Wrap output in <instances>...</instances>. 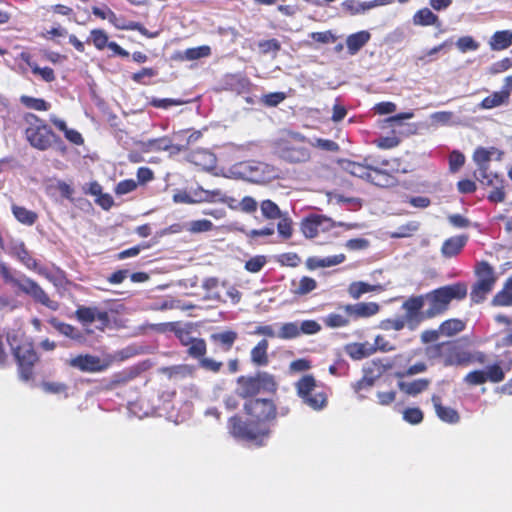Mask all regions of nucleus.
Masks as SVG:
<instances>
[{
    "instance_id": "25",
    "label": "nucleus",
    "mask_w": 512,
    "mask_h": 512,
    "mask_svg": "<svg viewBox=\"0 0 512 512\" xmlns=\"http://www.w3.org/2000/svg\"><path fill=\"white\" fill-rule=\"evenodd\" d=\"M475 273L477 276L476 282H483L488 285L494 286L496 282V276L494 268L486 261H482L477 264Z\"/></svg>"
},
{
    "instance_id": "55",
    "label": "nucleus",
    "mask_w": 512,
    "mask_h": 512,
    "mask_svg": "<svg viewBox=\"0 0 512 512\" xmlns=\"http://www.w3.org/2000/svg\"><path fill=\"white\" fill-rule=\"evenodd\" d=\"M451 44H452V42L450 40L444 41L440 45L435 46V47L431 48L430 50H428L424 55L419 56L417 58V61L421 62L422 64H427L430 61H432V59H428V57H432V56L436 55L440 51H442L445 48L449 47Z\"/></svg>"
},
{
    "instance_id": "50",
    "label": "nucleus",
    "mask_w": 512,
    "mask_h": 512,
    "mask_svg": "<svg viewBox=\"0 0 512 512\" xmlns=\"http://www.w3.org/2000/svg\"><path fill=\"white\" fill-rule=\"evenodd\" d=\"M319 232H326L336 227V222L324 215H312Z\"/></svg>"
},
{
    "instance_id": "53",
    "label": "nucleus",
    "mask_w": 512,
    "mask_h": 512,
    "mask_svg": "<svg viewBox=\"0 0 512 512\" xmlns=\"http://www.w3.org/2000/svg\"><path fill=\"white\" fill-rule=\"evenodd\" d=\"M431 120L434 123L441 124V125H451L454 123L453 118L454 114L450 111H439L431 114L430 116Z\"/></svg>"
},
{
    "instance_id": "10",
    "label": "nucleus",
    "mask_w": 512,
    "mask_h": 512,
    "mask_svg": "<svg viewBox=\"0 0 512 512\" xmlns=\"http://www.w3.org/2000/svg\"><path fill=\"white\" fill-rule=\"evenodd\" d=\"M11 286L17 293H24L31 296L35 301L43 304L51 310L58 308V303L51 300L44 290L32 279L23 274H18L16 278L11 279Z\"/></svg>"
},
{
    "instance_id": "43",
    "label": "nucleus",
    "mask_w": 512,
    "mask_h": 512,
    "mask_svg": "<svg viewBox=\"0 0 512 512\" xmlns=\"http://www.w3.org/2000/svg\"><path fill=\"white\" fill-rule=\"evenodd\" d=\"M212 339L214 341L220 342L222 345L226 346L227 349H230L237 339V333L231 330L216 333L212 335Z\"/></svg>"
},
{
    "instance_id": "59",
    "label": "nucleus",
    "mask_w": 512,
    "mask_h": 512,
    "mask_svg": "<svg viewBox=\"0 0 512 512\" xmlns=\"http://www.w3.org/2000/svg\"><path fill=\"white\" fill-rule=\"evenodd\" d=\"M465 322H441L440 331L442 334L453 335L464 329Z\"/></svg>"
},
{
    "instance_id": "28",
    "label": "nucleus",
    "mask_w": 512,
    "mask_h": 512,
    "mask_svg": "<svg viewBox=\"0 0 512 512\" xmlns=\"http://www.w3.org/2000/svg\"><path fill=\"white\" fill-rule=\"evenodd\" d=\"M381 290V285H371L363 281L352 282L348 287V293L354 299H359L365 293Z\"/></svg>"
},
{
    "instance_id": "2",
    "label": "nucleus",
    "mask_w": 512,
    "mask_h": 512,
    "mask_svg": "<svg viewBox=\"0 0 512 512\" xmlns=\"http://www.w3.org/2000/svg\"><path fill=\"white\" fill-rule=\"evenodd\" d=\"M6 339L18 364L21 379H32L33 367L39 358L31 339L20 328L8 331Z\"/></svg>"
},
{
    "instance_id": "44",
    "label": "nucleus",
    "mask_w": 512,
    "mask_h": 512,
    "mask_svg": "<svg viewBox=\"0 0 512 512\" xmlns=\"http://www.w3.org/2000/svg\"><path fill=\"white\" fill-rule=\"evenodd\" d=\"M455 44L462 53L467 51H476L480 46V44L471 36L460 37Z\"/></svg>"
},
{
    "instance_id": "34",
    "label": "nucleus",
    "mask_w": 512,
    "mask_h": 512,
    "mask_svg": "<svg viewBox=\"0 0 512 512\" xmlns=\"http://www.w3.org/2000/svg\"><path fill=\"white\" fill-rule=\"evenodd\" d=\"M493 289L492 285L483 282H475L470 292V298L474 303H480L485 300L488 293Z\"/></svg>"
},
{
    "instance_id": "60",
    "label": "nucleus",
    "mask_w": 512,
    "mask_h": 512,
    "mask_svg": "<svg viewBox=\"0 0 512 512\" xmlns=\"http://www.w3.org/2000/svg\"><path fill=\"white\" fill-rule=\"evenodd\" d=\"M265 264V256H255L245 263V268L249 272L256 273L259 272Z\"/></svg>"
},
{
    "instance_id": "64",
    "label": "nucleus",
    "mask_w": 512,
    "mask_h": 512,
    "mask_svg": "<svg viewBox=\"0 0 512 512\" xmlns=\"http://www.w3.org/2000/svg\"><path fill=\"white\" fill-rule=\"evenodd\" d=\"M259 48L262 53L278 52L281 48L280 42L277 39L263 40L259 42Z\"/></svg>"
},
{
    "instance_id": "39",
    "label": "nucleus",
    "mask_w": 512,
    "mask_h": 512,
    "mask_svg": "<svg viewBox=\"0 0 512 512\" xmlns=\"http://www.w3.org/2000/svg\"><path fill=\"white\" fill-rule=\"evenodd\" d=\"M484 371L487 381L492 383H499L505 378V372L503 371L500 363L489 365Z\"/></svg>"
},
{
    "instance_id": "23",
    "label": "nucleus",
    "mask_w": 512,
    "mask_h": 512,
    "mask_svg": "<svg viewBox=\"0 0 512 512\" xmlns=\"http://www.w3.org/2000/svg\"><path fill=\"white\" fill-rule=\"evenodd\" d=\"M510 91L503 89L499 92H494L491 95L485 97L479 104L482 109H492L506 103L509 99Z\"/></svg>"
},
{
    "instance_id": "3",
    "label": "nucleus",
    "mask_w": 512,
    "mask_h": 512,
    "mask_svg": "<svg viewBox=\"0 0 512 512\" xmlns=\"http://www.w3.org/2000/svg\"><path fill=\"white\" fill-rule=\"evenodd\" d=\"M467 285L462 282L437 288L424 294V311L421 317L435 318L449 309L453 300H462L467 296Z\"/></svg>"
},
{
    "instance_id": "45",
    "label": "nucleus",
    "mask_w": 512,
    "mask_h": 512,
    "mask_svg": "<svg viewBox=\"0 0 512 512\" xmlns=\"http://www.w3.org/2000/svg\"><path fill=\"white\" fill-rule=\"evenodd\" d=\"M91 40L95 47L99 50L104 49L106 46L108 47V36L104 30L94 29L91 31Z\"/></svg>"
},
{
    "instance_id": "13",
    "label": "nucleus",
    "mask_w": 512,
    "mask_h": 512,
    "mask_svg": "<svg viewBox=\"0 0 512 512\" xmlns=\"http://www.w3.org/2000/svg\"><path fill=\"white\" fill-rule=\"evenodd\" d=\"M120 305L112 303L109 310L101 309L98 307H79L76 311L78 320H115L111 315Z\"/></svg>"
},
{
    "instance_id": "27",
    "label": "nucleus",
    "mask_w": 512,
    "mask_h": 512,
    "mask_svg": "<svg viewBox=\"0 0 512 512\" xmlns=\"http://www.w3.org/2000/svg\"><path fill=\"white\" fill-rule=\"evenodd\" d=\"M413 23L419 26L441 25L438 16L428 8L418 10L413 16Z\"/></svg>"
},
{
    "instance_id": "7",
    "label": "nucleus",
    "mask_w": 512,
    "mask_h": 512,
    "mask_svg": "<svg viewBox=\"0 0 512 512\" xmlns=\"http://www.w3.org/2000/svg\"><path fill=\"white\" fill-rule=\"evenodd\" d=\"M95 323L96 322H78V326H73L66 322H51L58 332L79 343L98 338L100 336L99 332H103L106 327H122V322H99L100 325H94Z\"/></svg>"
},
{
    "instance_id": "61",
    "label": "nucleus",
    "mask_w": 512,
    "mask_h": 512,
    "mask_svg": "<svg viewBox=\"0 0 512 512\" xmlns=\"http://www.w3.org/2000/svg\"><path fill=\"white\" fill-rule=\"evenodd\" d=\"M311 145L324 151L337 152L339 150V145L335 141L329 139L317 138L315 139V142L311 143Z\"/></svg>"
},
{
    "instance_id": "5",
    "label": "nucleus",
    "mask_w": 512,
    "mask_h": 512,
    "mask_svg": "<svg viewBox=\"0 0 512 512\" xmlns=\"http://www.w3.org/2000/svg\"><path fill=\"white\" fill-rule=\"evenodd\" d=\"M306 138L295 132L278 138L273 143L274 153L288 163H304L310 159V150L305 145Z\"/></svg>"
},
{
    "instance_id": "51",
    "label": "nucleus",
    "mask_w": 512,
    "mask_h": 512,
    "mask_svg": "<svg viewBox=\"0 0 512 512\" xmlns=\"http://www.w3.org/2000/svg\"><path fill=\"white\" fill-rule=\"evenodd\" d=\"M464 381L472 386L481 385L487 382L484 370H474L469 372Z\"/></svg>"
},
{
    "instance_id": "22",
    "label": "nucleus",
    "mask_w": 512,
    "mask_h": 512,
    "mask_svg": "<svg viewBox=\"0 0 512 512\" xmlns=\"http://www.w3.org/2000/svg\"><path fill=\"white\" fill-rule=\"evenodd\" d=\"M370 168L371 172L367 181L379 187H388L393 184L394 178L382 170L376 162L374 166H370Z\"/></svg>"
},
{
    "instance_id": "15",
    "label": "nucleus",
    "mask_w": 512,
    "mask_h": 512,
    "mask_svg": "<svg viewBox=\"0 0 512 512\" xmlns=\"http://www.w3.org/2000/svg\"><path fill=\"white\" fill-rule=\"evenodd\" d=\"M431 401L433 403L435 413L441 421L449 424H456L460 421L458 411L454 408L444 406L439 395H432Z\"/></svg>"
},
{
    "instance_id": "54",
    "label": "nucleus",
    "mask_w": 512,
    "mask_h": 512,
    "mask_svg": "<svg viewBox=\"0 0 512 512\" xmlns=\"http://www.w3.org/2000/svg\"><path fill=\"white\" fill-rule=\"evenodd\" d=\"M376 377L365 374L360 380L356 381L352 387L356 393H360L362 390H369L375 384Z\"/></svg>"
},
{
    "instance_id": "42",
    "label": "nucleus",
    "mask_w": 512,
    "mask_h": 512,
    "mask_svg": "<svg viewBox=\"0 0 512 512\" xmlns=\"http://www.w3.org/2000/svg\"><path fill=\"white\" fill-rule=\"evenodd\" d=\"M313 216L310 215L302 220L301 231L306 238H314L319 234V230L315 225Z\"/></svg>"
},
{
    "instance_id": "49",
    "label": "nucleus",
    "mask_w": 512,
    "mask_h": 512,
    "mask_svg": "<svg viewBox=\"0 0 512 512\" xmlns=\"http://www.w3.org/2000/svg\"><path fill=\"white\" fill-rule=\"evenodd\" d=\"M185 102L180 99H172V98H152L150 100V105L155 108L168 109L172 106H179L184 104Z\"/></svg>"
},
{
    "instance_id": "62",
    "label": "nucleus",
    "mask_w": 512,
    "mask_h": 512,
    "mask_svg": "<svg viewBox=\"0 0 512 512\" xmlns=\"http://www.w3.org/2000/svg\"><path fill=\"white\" fill-rule=\"evenodd\" d=\"M464 163H465V156L461 152L454 150L450 154L449 165H450V170L452 172L458 171L464 165Z\"/></svg>"
},
{
    "instance_id": "8",
    "label": "nucleus",
    "mask_w": 512,
    "mask_h": 512,
    "mask_svg": "<svg viewBox=\"0 0 512 512\" xmlns=\"http://www.w3.org/2000/svg\"><path fill=\"white\" fill-rule=\"evenodd\" d=\"M297 395L303 403L314 410H321L327 404L328 396L324 386L312 374L303 375L296 383Z\"/></svg>"
},
{
    "instance_id": "19",
    "label": "nucleus",
    "mask_w": 512,
    "mask_h": 512,
    "mask_svg": "<svg viewBox=\"0 0 512 512\" xmlns=\"http://www.w3.org/2000/svg\"><path fill=\"white\" fill-rule=\"evenodd\" d=\"M468 237L465 235L455 236L447 239L441 248V252L445 257L456 256L465 246Z\"/></svg>"
},
{
    "instance_id": "35",
    "label": "nucleus",
    "mask_w": 512,
    "mask_h": 512,
    "mask_svg": "<svg viewBox=\"0 0 512 512\" xmlns=\"http://www.w3.org/2000/svg\"><path fill=\"white\" fill-rule=\"evenodd\" d=\"M260 208L266 219L274 220L283 214L278 205L269 199L262 201Z\"/></svg>"
},
{
    "instance_id": "33",
    "label": "nucleus",
    "mask_w": 512,
    "mask_h": 512,
    "mask_svg": "<svg viewBox=\"0 0 512 512\" xmlns=\"http://www.w3.org/2000/svg\"><path fill=\"white\" fill-rule=\"evenodd\" d=\"M473 160L477 164L478 175L483 176L484 168H489V162L491 160V152L485 148H477L473 155Z\"/></svg>"
},
{
    "instance_id": "40",
    "label": "nucleus",
    "mask_w": 512,
    "mask_h": 512,
    "mask_svg": "<svg viewBox=\"0 0 512 512\" xmlns=\"http://www.w3.org/2000/svg\"><path fill=\"white\" fill-rule=\"evenodd\" d=\"M423 418L424 414L418 407H409L403 411V419L412 425L421 423Z\"/></svg>"
},
{
    "instance_id": "46",
    "label": "nucleus",
    "mask_w": 512,
    "mask_h": 512,
    "mask_svg": "<svg viewBox=\"0 0 512 512\" xmlns=\"http://www.w3.org/2000/svg\"><path fill=\"white\" fill-rule=\"evenodd\" d=\"M299 335H300L299 327L295 323H292V322H288V323L284 324L278 333V337L282 338V339H292V338L298 337Z\"/></svg>"
},
{
    "instance_id": "20",
    "label": "nucleus",
    "mask_w": 512,
    "mask_h": 512,
    "mask_svg": "<svg viewBox=\"0 0 512 512\" xmlns=\"http://www.w3.org/2000/svg\"><path fill=\"white\" fill-rule=\"evenodd\" d=\"M345 260L344 254H338L333 256H328L325 258L318 257H309L306 260V266L310 270H314L322 267H331L338 264H341Z\"/></svg>"
},
{
    "instance_id": "56",
    "label": "nucleus",
    "mask_w": 512,
    "mask_h": 512,
    "mask_svg": "<svg viewBox=\"0 0 512 512\" xmlns=\"http://www.w3.org/2000/svg\"><path fill=\"white\" fill-rule=\"evenodd\" d=\"M17 256L19 260L28 268V269H36L37 262L36 260L30 256L29 252L26 250L23 244L19 247L17 251Z\"/></svg>"
},
{
    "instance_id": "9",
    "label": "nucleus",
    "mask_w": 512,
    "mask_h": 512,
    "mask_svg": "<svg viewBox=\"0 0 512 512\" xmlns=\"http://www.w3.org/2000/svg\"><path fill=\"white\" fill-rule=\"evenodd\" d=\"M118 358L108 354L104 358L89 353L71 357L67 364L84 373H98L107 370Z\"/></svg>"
},
{
    "instance_id": "37",
    "label": "nucleus",
    "mask_w": 512,
    "mask_h": 512,
    "mask_svg": "<svg viewBox=\"0 0 512 512\" xmlns=\"http://www.w3.org/2000/svg\"><path fill=\"white\" fill-rule=\"evenodd\" d=\"M484 175H478V170H475L474 177L484 186H497L502 184V180L495 173L489 172V168H484Z\"/></svg>"
},
{
    "instance_id": "11",
    "label": "nucleus",
    "mask_w": 512,
    "mask_h": 512,
    "mask_svg": "<svg viewBox=\"0 0 512 512\" xmlns=\"http://www.w3.org/2000/svg\"><path fill=\"white\" fill-rule=\"evenodd\" d=\"M27 141L30 145L38 150L44 151L52 146L53 143L62 145V141L48 125H40V127H28L25 130Z\"/></svg>"
},
{
    "instance_id": "58",
    "label": "nucleus",
    "mask_w": 512,
    "mask_h": 512,
    "mask_svg": "<svg viewBox=\"0 0 512 512\" xmlns=\"http://www.w3.org/2000/svg\"><path fill=\"white\" fill-rule=\"evenodd\" d=\"M131 377L126 376L122 373H116L112 376V378L105 384V390H113L119 386L126 384Z\"/></svg>"
},
{
    "instance_id": "52",
    "label": "nucleus",
    "mask_w": 512,
    "mask_h": 512,
    "mask_svg": "<svg viewBox=\"0 0 512 512\" xmlns=\"http://www.w3.org/2000/svg\"><path fill=\"white\" fill-rule=\"evenodd\" d=\"M317 286L316 281L313 278L304 276L300 279L299 285L296 289V293L305 295L313 291Z\"/></svg>"
},
{
    "instance_id": "17",
    "label": "nucleus",
    "mask_w": 512,
    "mask_h": 512,
    "mask_svg": "<svg viewBox=\"0 0 512 512\" xmlns=\"http://www.w3.org/2000/svg\"><path fill=\"white\" fill-rule=\"evenodd\" d=\"M211 55V48L207 45L188 48L185 51H178L174 55V59L180 61H193L206 58Z\"/></svg>"
},
{
    "instance_id": "29",
    "label": "nucleus",
    "mask_w": 512,
    "mask_h": 512,
    "mask_svg": "<svg viewBox=\"0 0 512 512\" xmlns=\"http://www.w3.org/2000/svg\"><path fill=\"white\" fill-rule=\"evenodd\" d=\"M172 146V141L168 137L149 139L141 142L142 150L145 152L166 151Z\"/></svg>"
},
{
    "instance_id": "36",
    "label": "nucleus",
    "mask_w": 512,
    "mask_h": 512,
    "mask_svg": "<svg viewBox=\"0 0 512 512\" xmlns=\"http://www.w3.org/2000/svg\"><path fill=\"white\" fill-rule=\"evenodd\" d=\"M279 222L277 224V231L279 236L283 239L291 238L293 234L292 220L287 213H283L281 217H278Z\"/></svg>"
},
{
    "instance_id": "12",
    "label": "nucleus",
    "mask_w": 512,
    "mask_h": 512,
    "mask_svg": "<svg viewBox=\"0 0 512 512\" xmlns=\"http://www.w3.org/2000/svg\"><path fill=\"white\" fill-rule=\"evenodd\" d=\"M341 313H332L326 320H343V317L369 318L379 311V305L375 302H359L356 304L342 305L338 308Z\"/></svg>"
},
{
    "instance_id": "31",
    "label": "nucleus",
    "mask_w": 512,
    "mask_h": 512,
    "mask_svg": "<svg viewBox=\"0 0 512 512\" xmlns=\"http://www.w3.org/2000/svg\"><path fill=\"white\" fill-rule=\"evenodd\" d=\"M268 341L262 339L258 344L251 350V360L258 366H265L268 364L269 359L267 355Z\"/></svg>"
},
{
    "instance_id": "18",
    "label": "nucleus",
    "mask_w": 512,
    "mask_h": 512,
    "mask_svg": "<svg viewBox=\"0 0 512 512\" xmlns=\"http://www.w3.org/2000/svg\"><path fill=\"white\" fill-rule=\"evenodd\" d=\"M371 38V34L368 31H359L349 35L346 39V45L350 55H355L363 48Z\"/></svg>"
},
{
    "instance_id": "14",
    "label": "nucleus",
    "mask_w": 512,
    "mask_h": 512,
    "mask_svg": "<svg viewBox=\"0 0 512 512\" xmlns=\"http://www.w3.org/2000/svg\"><path fill=\"white\" fill-rule=\"evenodd\" d=\"M394 0H372L360 2L358 0H346L342 3V8L350 15L363 14L366 11L393 3Z\"/></svg>"
},
{
    "instance_id": "38",
    "label": "nucleus",
    "mask_w": 512,
    "mask_h": 512,
    "mask_svg": "<svg viewBox=\"0 0 512 512\" xmlns=\"http://www.w3.org/2000/svg\"><path fill=\"white\" fill-rule=\"evenodd\" d=\"M20 101L26 107L37 111H46L50 107V104L47 103L44 99L34 98L31 96L23 95L21 96Z\"/></svg>"
},
{
    "instance_id": "57",
    "label": "nucleus",
    "mask_w": 512,
    "mask_h": 512,
    "mask_svg": "<svg viewBox=\"0 0 512 512\" xmlns=\"http://www.w3.org/2000/svg\"><path fill=\"white\" fill-rule=\"evenodd\" d=\"M312 364L311 361L305 358H299L294 361H292L289 364V371L291 373H299V372H305L311 369Z\"/></svg>"
},
{
    "instance_id": "24",
    "label": "nucleus",
    "mask_w": 512,
    "mask_h": 512,
    "mask_svg": "<svg viewBox=\"0 0 512 512\" xmlns=\"http://www.w3.org/2000/svg\"><path fill=\"white\" fill-rule=\"evenodd\" d=\"M430 385L428 379H417L411 382L401 381L398 383L399 389L407 395L416 396L425 391Z\"/></svg>"
},
{
    "instance_id": "4",
    "label": "nucleus",
    "mask_w": 512,
    "mask_h": 512,
    "mask_svg": "<svg viewBox=\"0 0 512 512\" xmlns=\"http://www.w3.org/2000/svg\"><path fill=\"white\" fill-rule=\"evenodd\" d=\"M150 327L161 333L173 332L183 346H189L187 352L195 359H200L206 354V342L195 335L199 332L193 322H158L151 324Z\"/></svg>"
},
{
    "instance_id": "30",
    "label": "nucleus",
    "mask_w": 512,
    "mask_h": 512,
    "mask_svg": "<svg viewBox=\"0 0 512 512\" xmlns=\"http://www.w3.org/2000/svg\"><path fill=\"white\" fill-rule=\"evenodd\" d=\"M493 306H512V279H507L504 287L492 299Z\"/></svg>"
},
{
    "instance_id": "16",
    "label": "nucleus",
    "mask_w": 512,
    "mask_h": 512,
    "mask_svg": "<svg viewBox=\"0 0 512 512\" xmlns=\"http://www.w3.org/2000/svg\"><path fill=\"white\" fill-rule=\"evenodd\" d=\"M365 163H357L350 160H342L340 161V165L344 171L347 173L359 177L361 179L367 180L369 178V174L371 172L370 166H374L375 161L368 163V159L366 158Z\"/></svg>"
},
{
    "instance_id": "1",
    "label": "nucleus",
    "mask_w": 512,
    "mask_h": 512,
    "mask_svg": "<svg viewBox=\"0 0 512 512\" xmlns=\"http://www.w3.org/2000/svg\"><path fill=\"white\" fill-rule=\"evenodd\" d=\"M243 417L235 413L227 420V431L236 440L263 446L270 438L279 415L278 407L270 398H257L243 403Z\"/></svg>"
},
{
    "instance_id": "6",
    "label": "nucleus",
    "mask_w": 512,
    "mask_h": 512,
    "mask_svg": "<svg viewBox=\"0 0 512 512\" xmlns=\"http://www.w3.org/2000/svg\"><path fill=\"white\" fill-rule=\"evenodd\" d=\"M277 382L273 375L258 372L254 376H240L237 379V395L244 401L257 399L260 393H276Z\"/></svg>"
},
{
    "instance_id": "63",
    "label": "nucleus",
    "mask_w": 512,
    "mask_h": 512,
    "mask_svg": "<svg viewBox=\"0 0 512 512\" xmlns=\"http://www.w3.org/2000/svg\"><path fill=\"white\" fill-rule=\"evenodd\" d=\"M213 223L207 219L192 221L190 223V231L193 233L207 232L212 230Z\"/></svg>"
},
{
    "instance_id": "32",
    "label": "nucleus",
    "mask_w": 512,
    "mask_h": 512,
    "mask_svg": "<svg viewBox=\"0 0 512 512\" xmlns=\"http://www.w3.org/2000/svg\"><path fill=\"white\" fill-rule=\"evenodd\" d=\"M12 212L19 222L29 226L33 225L38 218V215L34 211L18 205L12 206Z\"/></svg>"
},
{
    "instance_id": "47",
    "label": "nucleus",
    "mask_w": 512,
    "mask_h": 512,
    "mask_svg": "<svg viewBox=\"0 0 512 512\" xmlns=\"http://www.w3.org/2000/svg\"><path fill=\"white\" fill-rule=\"evenodd\" d=\"M42 389L49 394H66L68 386L62 382L44 381L41 384Z\"/></svg>"
},
{
    "instance_id": "21",
    "label": "nucleus",
    "mask_w": 512,
    "mask_h": 512,
    "mask_svg": "<svg viewBox=\"0 0 512 512\" xmlns=\"http://www.w3.org/2000/svg\"><path fill=\"white\" fill-rule=\"evenodd\" d=\"M424 295L411 296L402 305V308L406 311L409 320L421 316V312L424 311Z\"/></svg>"
},
{
    "instance_id": "48",
    "label": "nucleus",
    "mask_w": 512,
    "mask_h": 512,
    "mask_svg": "<svg viewBox=\"0 0 512 512\" xmlns=\"http://www.w3.org/2000/svg\"><path fill=\"white\" fill-rule=\"evenodd\" d=\"M108 20L118 29H122V30H140V23L139 22H134V21H128L125 23H116V20H117V16L116 14L111 11V10H108Z\"/></svg>"
},
{
    "instance_id": "26",
    "label": "nucleus",
    "mask_w": 512,
    "mask_h": 512,
    "mask_svg": "<svg viewBox=\"0 0 512 512\" xmlns=\"http://www.w3.org/2000/svg\"><path fill=\"white\" fill-rule=\"evenodd\" d=\"M512 43V31L503 30L497 31L493 34L489 41L492 50L500 51L508 48Z\"/></svg>"
},
{
    "instance_id": "41",
    "label": "nucleus",
    "mask_w": 512,
    "mask_h": 512,
    "mask_svg": "<svg viewBox=\"0 0 512 512\" xmlns=\"http://www.w3.org/2000/svg\"><path fill=\"white\" fill-rule=\"evenodd\" d=\"M346 353L355 360H360L368 355L367 349L362 343H352L345 347Z\"/></svg>"
}]
</instances>
